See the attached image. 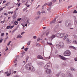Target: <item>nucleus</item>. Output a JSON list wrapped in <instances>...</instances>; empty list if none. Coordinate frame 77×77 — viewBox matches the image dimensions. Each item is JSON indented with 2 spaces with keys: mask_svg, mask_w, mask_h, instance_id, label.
Segmentation results:
<instances>
[{
  "mask_svg": "<svg viewBox=\"0 0 77 77\" xmlns=\"http://www.w3.org/2000/svg\"><path fill=\"white\" fill-rule=\"evenodd\" d=\"M65 56H69L71 54V52L69 50H66L63 54Z\"/></svg>",
  "mask_w": 77,
  "mask_h": 77,
  "instance_id": "f257e3e1",
  "label": "nucleus"
},
{
  "mask_svg": "<svg viewBox=\"0 0 77 77\" xmlns=\"http://www.w3.org/2000/svg\"><path fill=\"white\" fill-rule=\"evenodd\" d=\"M32 66V64L30 63H29L28 64L26 65L25 68L26 69L32 70V69H31Z\"/></svg>",
  "mask_w": 77,
  "mask_h": 77,
  "instance_id": "f03ea898",
  "label": "nucleus"
},
{
  "mask_svg": "<svg viewBox=\"0 0 77 77\" xmlns=\"http://www.w3.org/2000/svg\"><path fill=\"white\" fill-rule=\"evenodd\" d=\"M65 36V34L63 33H57V36L58 38H62Z\"/></svg>",
  "mask_w": 77,
  "mask_h": 77,
  "instance_id": "7ed1b4c3",
  "label": "nucleus"
},
{
  "mask_svg": "<svg viewBox=\"0 0 77 77\" xmlns=\"http://www.w3.org/2000/svg\"><path fill=\"white\" fill-rule=\"evenodd\" d=\"M70 20H68L65 22V26H66V27H69V26H70Z\"/></svg>",
  "mask_w": 77,
  "mask_h": 77,
  "instance_id": "20e7f679",
  "label": "nucleus"
},
{
  "mask_svg": "<svg viewBox=\"0 0 77 77\" xmlns=\"http://www.w3.org/2000/svg\"><path fill=\"white\" fill-rule=\"evenodd\" d=\"M50 66V64L49 63H48L44 67V68L45 69H48Z\"/></svg>",
  "mask_w": 77,
  "mask_h": 77,
  "instance_id": "39448f33",
  "label": "nucleus"
},
{
  "mask_svg": "<svg viewBox=\"0 0 77 77\" xmlns=\"http://www.w3.org/2000/svg\"><path fill=\"white\" fill-rule=\"evenodd\" d=\"M59 57H60L61 59H62L63 60H66V59H68L67 58L61 55H59Z\"/></svg>",
  "mask_w": 77,
  "mask_h": 77,
  "instance_id": "423d86ee",
  "label": "nucleus"
},
{
  "mask_svg": "<svg viewBox=\"0 0 77 77\" xmlns=\"http://www.w3.org/2000/svg\"><path fill=\"white\" fill-rule=\"evenodd\" d=\"M46 72L47 74H51V71L50 69H48L46 71Z\"/></svg>",
  "mask_w": 77,
  "mask_h": 77,
  "instance_id": "0eeeda50",
  "label": "nucleus"
},
{
  "mask_svg": "<svg viewBox=\"0 0 77 77\" xmlns=\"http://www.w3.org/2000/svg\"><path fill=\"white\" fill-rule=\"evenodd\" d=\"M56 37V35H52L51 37H50L49 38V39H53V38H54Z\"/></svg>",
  "mask_w": 77,
  "mask_h": 77,
  "instance_id": "6e6552de",
  "label": "nucleus"
},
{
  "mask_svg": "<svg viewBox=\"0 0 77 77\" xmlns=\"http://www.w3.org/2000/svg\"><path fill=\"white\" fill-rule=\"evenodd\" d=\"M37 59H43L44 58L42 57V56L41 55H39L37 56Z\"/></svg>",
  "mask_w": 77,
  "mask_h": 77,
  "instance_id": "1a4fd4ad",
  "label": "nucleus"
},
{
  "mask_svg": "<svg viewBox=\"0 0 77 77\" xmlns=\"http://www.w3.org/2000/svg\"><path fill=\"white\" fill-rule=\"evenodd\" d=\"M59 45L60 47H63L64 46V43L62 42H61Z\"/></svg>",
  "mask_w": 77,
  "mask_h": 77,
  "instance_id": "9d476101",
  "label": "nucleus"
},
{
  "mask_svg": "<svg viewBox=\"0 0 77 77\" xmlns=\"http://www.w3.org/2000/svg\"><path fill=\"white\" fill-rule=\"evenodd\" d=\"M66 41H67L69 44L71 42V40L69 39V38H67L66 39Z\"/></svg>",
  "mask_w": 77,
  "mask_h": 77,
  "instance_id": "9b49d317",
  "label": "nucleus"
},
{
  "mask_svg": "<svg viewBox=\"0 0 77 77\" xmlns=\"http://www.w3.org/2000/svg\"><path fill=\"white\" fill-rule=\"evenodd\" d=\"M69 48H73V49H74L75 50H76V48H75V47L72 46H69Z\"/></svg>",
  "mask_w": 77,
  "mask_h": 77,
  "instance_id": "f8f14e48",
  "label": "nucleus"
},
{
  "mask_svg": "<svg viewBox=\"0 0 77 77\" xmlns=\"http://www.w3.org/2000/svg\"><path fill=\"white\" fill-rule=\"evenodd\" d=\"M15 59L14 61V63H16V62H17V56H16L15 57Z\"/></svg>",
  "mask_w": 77,
  "mask_h": 77,
  "instance_id": "ddd939ff",
  "label": "nucleus"
},
{
  "mask_svg": "<svg viewBox=\"0 0 77 77\" xmlns=\"http://www.w3.org/2000/svg\"><path fill=\"white\" fill-rule=\"evenodd\" d=\"M55 22H56V18H55L52 21L50 22V23L51 24L52 23H55Z\"/></svg>",
  "mask_w": 77,
  "mask_h": 77,
  "instance_id": "4468645a",
  "label": "nucleus"
},
{
  "mask_svg": "<svg viewBox=\"0 0 77 77\" xmlns=\"http://www.w3.org/2000/svg\"><path fill=\"white\" fill-rule=\"evenodd\" d=\"M22 38V36L21 35H20L19 34L17 36V38Z\"/></svg>",
  "mask_w": 77,
  "mask_h": 77,
  "instance_id": "2eb2a0df",
  "label": "nucleus"
},
{
  "mask_svg": "<svg viewBox=\"0 0 77 77\" xmlns=\"http://www.w3.org/2000/svg\"><path fill=\"white\" fill-rule=\"evenodd\" d=\"M74 24L75 25L77 24V20H76V18H75L74 20Z\"/></svg>",
  "mask_w": 77,
  "mask_h": 77,
  "instance_id": "dca6fc26",
  "label": "nucleus"
},
{
  "mask_svg": "<svg viewBox=\"0 0 77 77\" xmlns=\"http://www.w3.org/2000/svg\"><path fill=\"white\" fill-rule=\"evenodd\" d=\"M56 47L57 48H60L61 47L60 46V45H59V44H58L57 45H56Z\"/></svg>",
  "mask_w": 77,
  "mask_h": 77,
  "instance_id": "f3484780",
  "label": "nucleus"
},
{
  "mask_svg": "<svg viewBox=\"0 0 77 77\" xmlns=\"http://www.w3.org/2000/svg\"><path fill=\"white\" fill-rule=\"evenodd\" d=\"M52 4V2H49L48 3V6H51V5Z\"/></svg>",
  "mask_w": 77,
  "mask_h": 77,
  "instance_id": "a211bd4d",
  "label": "nucleus"
},
{
  "mask_svg": "<svg viewBox=\"0 0 77 77\" xmlns=\"http://www.w3.org/2000/svg\"><path fill=\"white\" fill-rule=\"evenodd\" d=\"M15 25H17L18 24V21H15L14 22Z\"/></svg>",
  "mask_w": 77,
  "mask_h": 77,
  "instance_id": "6ab92c4d",
  "label": "nucleus"
},
{
  "mask_svg": "<svg viewBox=\"0 0 77 77\" xmlns=\"http://www.w3.org/2000/svg\"><path fill=\"white\" fill-rule=\"evenodd\" d=\"M70 69L72 71H75V69L73 67H71Z\"/></svg>",
  "mask_w": 77,
  "mask_h": 77,
  "instance_id": "aec40b11",
  "label": "nucleus"
},
{
  "mask_svg": "<svg viewBox=\"0 0 77 77\" xmlns=\"http://www.w3.org/2000/svg\"><path fill=\"white\" fill-rule=\"evenodd\" d=\"M37 14L38 15H41V13L40 11H38L37 13Z\"/></svg>",
  "mask_w": 77,
  "mask_h": 77,
  "instance_id": "412c9836",
  "label": "nucleus"
},
{
  "mask_svg": "<svg viewBox=\"0 0 77 77\" xmlns=\"http://www.w3.org/2000/svg\"><path fill=\"white\" fill-rule=\"evenodd\" d=\"M1 36H2V37L3 36H4V35H5V33H4V32L2 33L1 34Z\"/></svg>",
  "mask_w": 77,
  "mask_h": 77,
  "instance_id": "4be33fe9",
  "label": "nucleus"
},
{
  "mask_svg": "<svg viewBox=\"0 0 77 77\" xmlns=\"http://www.w3.org/2000/svg\"><path fill=\"white\" fill-rule=\"evenodd\" d=\"M21 18H18L17 19V21H21Z\"/></svg>",
  "mask_w": 77,
  "mask_h": 77,
  "instance_id": "5701e85b",
  "label": "nucleus"
},
{
  "mask_svg": "<svg viewBox=\"0 0 77 77\" xmlns=\"http://www.w3.org/2000/svg\"><path fill=\"white\" fill-rule=\"evenodd\" d=\"M26 23L29 24V25L30 24V22H29V20H27L26 21Z\"/></svg>",
  "mask_w": 77,
  "mask_h": 77,
  "instance_id": "b1692460",
  "label": "nucleus"
},
{
  "mask_svg": "<svg viewBox=\"0 0 77 77\" xmlns=\"http://www.w3.org/2000/svg\"><path fill=\"white\" fill-rule=\"evenodd\" d=\"M47 44L49 45H53V44H52L51 43H48V42H47Z\"/></svg>",
  "mask_w": 77,
  "mask_h": 77,
  "instance_id": "393cba45",
  "label": "nucleus"
},
{
  "mask_svg": "<svg viewBox=\"0 0 77 77\" xmlns=\"http://www.w3.org/2000/svg\"><path fill=\"white\" fill-rule=\"evenodd\" d=\"M10 29V26H8L7 27L6 29Z\"/></svg>",
  "mask_w": 77,
  "mask_h": 77,
  "instance_id": "a878e982",
  "label": "nucleus"
},
{
  "mask_svg": "<svg viewBox=\"0 0 77 77\" xmlns=\"http://www.w3.org/2000/svg\"><path fill=\"white\" fill-rule=\"evenodd\" d=\"M29 56H27L26 59V62H27V60H28V59H29Z\"/></svg>",
  "mask_w": 77,
  "mask_h": 77,
  "instance_id": "bb28decb",
  "label": "nucleus"
},
{
  "mask_svg": "<svg viewBox=\"0 0 77 77\" xmlns=\"http://www.w3.org/2000/svg\"><path fill=\"white\" fill-rule=\"evenodd\" d=\"M73 42L75 44H77V41H74Z\"/></svg>",
  "mask_w": 77,
  "mask_h": 77,
  "instance_id": "cd10ccee",
  "label": "nucleus"
},
{
  "mask_svg": "<svg viewBox=\"0 0 77 77\" xmlns=\"http://www.w3.org/2000/svg\"><path fill=\"white\" fill-rule=\"evenodd\" d=\"M28 50V48H25L24 50L25 51H27V50Z\"/></svg>",
  "mask_w": 77,
  "mask_h": 77,
  "instance_id": "c85d7f7f",
  "label": "nucleus"
},
{
  "mask_svg": "<svg viewBox=\"0 0 77 77\" xmlns=\"http://www.w3.org/2000/svg\"><path fill=\"white\" fill-rule=\"evenodd\" d=\"M14 25H13L12 26H10V29H12V28H13V27H14Z\"/></svg>",
  "mask_w": 77,
  "mask_h": 77,
  "instance_id": "c756f323",
  "label": "nucleus"
},
{
  "mask_svg": "<svg viewBox=\"0 0 77 77\" xmlns=\"http://www.w3.org/2000/svg\"><path fill=\"white\" fill-rule=\"evenodd\" d=\"M11 41H10L8 43V47H9V45H10V44H11Z\"/></svg>",
  "mask_w": 77,
  "mask_h": 77,
  "instance_id": "7c9ffc66",
  "label": "nucleus"
},
{
  "mask_svg": "<svg viewBox=\"0 0 77 77\" xmlns=\"http://www.w3.org/2000/svg\"><path fill=\"white\" fill-rule=\"evenodd\" d=\"M51 10V8H48V11H50Z\"/></svg>",
  "mask_w": 77,
  "mask_h": 77,
  "instance_id": "2f4dec72",
  "label": "nucleus"
},
{
  "mask_svg": "<svg viewBox=\"0 0 77 77\" xmlns=\"http://www.w3.org/2000/svg\"><path fill=\"white\" fill-rule=\"evenodd\" d=\"M30 41H29L28 42V45H30Z\"/></svg>",
  "mask_w": 77,
  "mask_h": 77,
  "instance_id": "473e14b6",
  "label": "nucleus"
},
{
  "mask_svg": "<svg viewBox=\"0 0 77 77\" xmlns=\"http://www.w3.org/2000/svg\"><path fill=\"white\" fill-rule=\"evenodd\" d=\"M73 12L74 14H76L77 13V12L76 11V10H75Z\"/></svg>",
  "mask_w": 77,
  "mask_h": 77,
  "instance_id": "72a5a7b5",
  "label": "nucleus"
},
{
  "mask_svg": "<svg viewBox=\"0 0 77 77\" xmlns=\"http://www.w3.org/2000/svg\"><path fill=\"white\" fill-rule=\"evenodd\" d=\"M1 23H2V24H3V23H5V21H1Z\"/></svg>",
  "mask_w": 77,
  "mask_h": 77,
  "instance_id": "f704fd0d",
  "label": "nucleus"
},
{
  "mask_svg": "<svg viewBox=\"0 0 77 77\" xmlns=\"http://www.w3.org/2000/svg\"><path fill=\"white\" fill-rule=\"evenodd\" d=\"M40 17L39 16H38V17H37L36 18V20H38L39 19V18Z\"/></svg>",
  "mask_w": 77,
  "mask_h": 77,
  "instance_id": "c9c22d12",
  "label": "nucleus"
},
{
  "mask_svg": "<svg viewBox=\"0 0 77 77\" xmlns=\"http://www.w3.org/2000/svg\"><path fill=\"white\" fill-rule=\"evenodd\" d=\"M74 60L75 61H77V57L76 58H74Z\"/></svg>",
  "mask_w": 77,
  "mask_h": 77,
  "instance_id": "e433bc0d",
  "label": "nucleus"
},
{
  "mask_svg": "<svg viewBox=\"0 0 77 77\" xmlns=\"http://www.w3.org/2000/svg\"><path fill=\"white\" fill-rule=\"evenodd\" d=\"M21 25L22 26H23V28L25 27V26H24V25L23 23H21Z\"/></svg>",
  "mask_w": 77,
  "mask_h": 77,
  "instance_id": "4c0bfd02",
  "label": "nucleus"
},
{
  "mask_svg": "<svg viewBox=\"0 0 77 77\" xmlns=\"http://www.w3.org/2000/svg\"><path fill=\"white\" fill-rule=\"evenodd\" d=\"M73 36H74L75 38H77V36L76 35H73Z\"/></svg>",
  "mask_w": 77,
  "mask_h": 77,
  "instance_id": "58836bf2",
  "label": "nucleus"
},
{
  "mask_svg": "<svg viewBox=\"0 0 77 77\" xmlns=\"http://www.w3.org/2000/svg\"><path fill=\"white\" fill-rule=\"evenodd\" d=\"M0 11H3V8H0Z\"/></svg>",
  "mask_w": 77,
  "mask_h": 77,
  "instance_id": "ea45409f",
  "label": "nucleus"
},
{
  "mask_svg": "<svg viewBox=\"0 0 77 77\" xmlns=\"http://www.w3.org/2000/svg\"><path fill=\"white\" fill-rule=\"evenodd\" d=\"M24 33H25V32H23L22 33H21V35H23V34H24Z\"/></svg>",
  "mask_w": 77,
  "mask_h": 77,
  "instance_id": "a19ab883",
  "label": "nucleus"
},
{
  "mask_svg": "<svg viewBox=\"0 0 77 77\" xmlns=\"http://www.w3.org/2000/svg\"><path fill=\"white\" fill-rule=\"evenodd\" d=\"M42 14H43V13H44L45 14V11H42Z\"/></svg>",
  "mask_w": 77,
  "mask_h": 77,
  "instance_id": "79ce46f5",
  "label": "nucleus"
},
{
  "mask_svg": "<svg viewBox=\"0 0 77 77\" xmlns=\"http://www.w3.org/2000/svg\"><path fill=\"white\" fill-rule=\"evenodd\" d=\"M40 39H41L39 38H38L37 39V41L38 42L39 41V40H40Z\"/></svg>",
  "mask_w": 77,
  "mask_h": 77,
  "instance_id": "37998d69",
  "label": "nucleus"
},
{
  "mask_svg": "<svg viewBox=\"0 0 77 77\" xmlns=\"http://www.w3.org/2000/svg\"><path fill=\"white\" fill-rule=\"evenodd\" d=\"M20 5H21V3H20L18 5V7H20Z\"/></svg>",
  "mask_w": 77,
  "mask_h": 77,
  "instance_id": "c03bdc74",
  "label": "nucleus"
},
{
  "mask_svg": "<svg viewBox=\"0 0 77 77\" xmlns=\"http://www.w3.org/2000/svg\"><path fill=\"white\" fill-rule=\"evenodd\" d=\"M16 30H17V29L14 30L12 32V33H14L15 32V31Z\"/></svg>",
  "mask_w": 77,
  "mask_h": 77,
  "instance_id": "a18cd8bd",
  "label": "nucleus"
},
{
  "mask_svg": "<svg viewBox=\"0 0 77 77\" xmlns=\"http://www.w3.org/2000/svg\"><path fill=\"white\" fill-rule=\"evenodd\" d=\"M36 45L37 46H40V44H39V43H38V44H37V45Z\"/></svg>",
  "mask_w": 77,
  "mask_h": 77,
  "instance_id": "49530a36",
  "label": "nucleus"
},
{
  "mask_svg": "<svg viewBox=\"0 0 77 77\" xmlns=\"http://www.w3.org/2000/svg\"><path fill=\"white\" fill-rule=\"evenodd\" d=\"M56 2V0H53L52 1V2H53V3H54V2Z\"/></svg>",
  "mask_w": 77,
  "mask_h": 77,
  "instance_id": "de8ad7c7",
  "label": "nucleus"
},
{
  "mask_svg": "<svg viewBox=\"0 0 77 77\" xmlns=\"http://www.w3.org/2000/svg\"><path fill=\"white\" fill-rule=\"evenodd\" d=\"M3 41V39H1L0 40V43H2V42Z\"/></svg>",
  "mask_w": 77,
  "mask_h": 77,
  "instance_id": "09e8293b",
  "label": "nucleus"
},
{
  "mask_svg": "<svg viewBox=\"0 0 77 77\" xmlns=\"http://www.w3.org/2000/svg\"><path fill=\"white\" fill-rule=\"evenodd\" d=\"M50 33L49 32H48L47 33H46V35L47 36H48V34H49V33Z\"/></svg>",
  "mask_w": 77,
  "mask_h": 77,
  "instance_id": "8fccbe9b",
  "label": "nucleus"
},
{
  "mask_svg": "<svg viewBox=\"0 0 77 77\" xmlns=\"http://www.w3.org/2000/svg\"><path fill=\"white\" fill-rule=\"evenodd\" d=\"M65 37H66V38H67V37H68V35L66 34L65 36Z\"/></svg>",
  "mask_w": 77,
  "mask_h": 77,
  "instance_id": "3c124183",
  "label": "nucleus"
},
{
  "mask_svg": "<svg viewBox=\"0 0 77 77\" xmlns=\"http://www.w3.org/2000/svg\"><path fill=\"white\" fill-rule=\"evenodd\" d=\"M10 74H11V73H8V74H7V76H9Z\"/></svg>",
  "mask_w": 77,
  "mask_h": 77,
  "instance_id": "603ef678",
  "label": "nucleus"
},
{
  "mask_svg": "<svg viewBox=\"0 0 77 77\" xmlns=\"http://www.w3.org/2000/svg\"><path fill=\"white\" fill-rule=\"evenodd\" d=\"M34 39H36V36H34L33 37Z\"/></svg>",
  "mask_w": 77,
  "mask_h": 77,
  "instance_id": "864d4df0",
  "label": "nucleus"
},
{
  "mask_svg": "<svg viewBox=\"0 0 77 77\" xmlns=\"http://www.w3.org/2000/svg\"><path fill=\"white\" fill-rule=\"evenodd\" d=\"M66 37H65V36L63 38V39L64 40H65V39H66Z\"/></svg>",
  "mask_w": 77,
  "mask_h": 77,
  "instance_id": "5fc2aeb1",
  "label": "nucleus"
},
{
  "mask_svg": "<svg viewBox=\"0 0 77 77\" xmlns=\"http://www.w3.org/2000/svg\"><path fill=\"white\" fill-rule=\"evenodd\" d=\"M4 15H6V16H7V15H8V14H6V13H5Z\"/></svg>",
  "mask_w": 77,
  "mask_h": 77,
  "instance_id": "6e6d98bb",
  "label": "nucleus"
},
{
  "mask_svg": "<svg viewBox=\"0 0 77 77\" xmlns=\"http://www.w3.org/2000/svg\"><path fill=\"white\" fill-rule=\"evenodd\" d=\"M46 58V59H50V56H49V57H47V58Z\"/></svg>",
  "mask_w": 77,
  "mask_h": 77,
  "instance_id": "4d7b16f0",
  "label": "nucleus"
},
{
  "mask_svg": "<svg viewBox=\"0 0 77 77\" xmlns=\"http://www.w3.org/2000/svg\"><path fill=\"white\" fill-rule=\"evenodd\" d=\"M6 1H3V3H6Z\"/></svg>",
  "mask_w": 77,
  "mask_h": 77,
  "instance_id": "13d9d810",
  "label": "nucleus"
},
{
  "mask_svg": "<svg viewBox=\"0 0 77 77\" xmlns=\"http://www.w3.org/2000/svg\"><path fill=\"white\" fill-rule=\"evenodd\" d=\"M44 8V5H43V6H42V9H43Z\"/></svg>",
  "mask_w": 77,
  "mask_h": 77,
  "instance_id": "bf43d9fd",
  "label": "nucleus"
},
{
  "mask_svg": "<svg viewBox=\"0 0 77 77\" xmlns=\"http://www.w3.org/2000/svg\"><path fill=\"white\" fill-rule=\"evenodd\" d=\"M71 7H72V5H70V6H69L68 8H71Z\"/></svg>",
  "mask_w": 77,
  "mask_h": 77,
  "instance_id": "052dcab7",
  "label": "nucleus"
},
{
  "mask_svg": "<svg viewBox=\"0 0 77 77\" xmlns=\"http://www.w3.org/2000/svg\"><path fill=\"white\" fill-rule=\"evenodd\" d=\"M62 21H58V23H62Z\"/></svg>",
  "mask_w": 77,
  "mask_h": 77,
  "instance_id": "680f3d73",
  "label": "nucleus"
},
{
  "mask_svg": "<svg viewBox=\"0 0 77 77\" xmlns=\"http://www.w3.org/2000/svg\"><path fill=\"white\" fill-rule=\"evenodd\" d=\"M24 46H23L22 48H21V49L23 50V49H24Z\"/></svg>",
  "mask_w": 77,
  "mask_h": 77,
  "instance_id": "e2e57ef3",
  "label": "nucleus"
},
{
  "mask_svg": "<svg viewBox=\"0 0 77 77\" xmlns=\"http://www.w3.org/2000/svg\"><path fill=\"white\" fill-rule=\"evenodd\" d=\"M11 11H10V12H8V14H11Z\"/></svg>",
  "mask_w": 77,
  "mask_h": 77,
  "instance_id": "0e129e2a",
  "label": "nucleus"
},
{
  "mask_svg": "<svg viewBox=\"0 0 77 77\" xmlns=\"http://www.w3.org/2000/svg\"><path fill=\"white\" fill-rule=\"evenodd\" d=\"M44 5H45V6H46V5H47V3H45V4Z\"/></svg>",
  "mask_w": 77,
  "mask_h": 77,
  "instance_id": "69168bd1",
  "label": "nucleus"
},
{
  "mask_svg": "<svg viewBox=\"0 0 77 77\" xmlns=\"http://www.w3.org/2000/svg\"><path fill=\"white\" fill-rule=\"evenodd\" d=\"M25 26L26 27H27V24L26 23L25 24Z\"/></svg>",
  "mask_w": 77,
  "mask_h": 77,
  "instance_id": "338daca9",
  "label": "nucleus"
},
{
  "mask_svg": "<svg viewBox=\"0 0 77 77\" xmlns=\"http://www.w3.org/2000/svg\"><path fill=\"white\" fill-rule=\"evenodd\" d=\"M46 29V27H44L43 28V29Z\"/></svg>",
  "mask_w": 77,
  "mask_h": 77,
  "instance_id": "774afa93",
  "label": "nucleus"
}]
</instances>
